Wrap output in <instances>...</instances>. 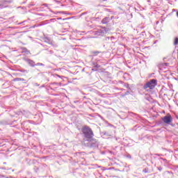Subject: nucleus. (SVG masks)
I'll return each mask as SVG.
<instances>
[{"label": "nucleus", "instance_id": "2", "mask_svg": "<svg viewBox=\"0 0 178 178\" xmlns=\"http://www.w3.org/2000/svg\"><path fill=\"white\" fill-rule=\"evenodd\" d=\"M156 79H152L150 81L147 82L144 86V90H154L155 88V86H156Z\"/></svg>", "mask_w": 178, "mask_h": 178}, {"label": "nucleus", "instance_id": "1", "mask_svg": "<svg viewBox=\"0 0 178 178\" xmlns=\"http://www.w3.org/2000/svg\"><path fill=\"white\" fill-rule=\"evenodd\" d=\"M82 132L83 133L86 138H88L89 140L94 137V134L92 133V130L88 127H85L82 129Z\"/></svg>", "mask_w": 178, "mask_h": 178}, {"label": "nucleus", "instance_id": "6", "mask_svg": "<svg viewBox=\"0 0 178 178\" xmlns=\"http://www.w3.org/2000/svg\"><path fill=\"white\" fill-rule=\"evenodd\" d=\"M178 44V38H175L174 40V45L176 47V45H177Z\"/></svg>", "mask_w": 178, "mask_h": 178}, {"label": "nucleus", "instance_id": "10", "mask_svg": "<svg viewBox=\"0 0 178 178\" xmlns=\"http://www.w3.org/2000/svg\"><path fill=\"white\" fill-rule=\"evenodd\" d=\"M19 80H20V79H15V81H19Z\"/></svg>", "mask_w": 178, "mask_h": 178}, {"label": "nucleus", "instance_id": "9", "mask_svg": "<svg viewBox=\"0 0 178 178\" xmlns=\"http://www.w3.org/2000/svg\"><path fill=\"white\" fill-rule=\"evenodd\" d=\"M103 33H106V29H104Z\"/></svg>", "mask_w": 178, "mask_h": 178}, {"label": "nucleus", "instance_id": "5", "mask_svg": "<svg viewBox=\"0 0 178 178\" xmlns=\"http://www.w3.org/2000/svg\"><path fill=\"white\" fill-rule=\"evenodd\" d=\"M28 63H29V65H31V66H35L34 61L31 60H28Z\"/></svg>", "mask_w": 178, "mask_h": 178}, {"label": "nucleus", "instance_id": "3", "mask_svg": "<svg viewBox=\"0 0 178 178\" xmlns=\"http://www.w3.org/2000/svg\"><path fill=\"white\" fill-rule=\"evenodd\" d=\"M162 120L164 123H165L166 124H170V123H172L173 118H172V115H170V114L164 116L162 118Z\"/></svg>", "mask_w": 178, "mask_h": 178}, {"label": "nucleus", "instance_id": "4", "mask_svg": "<svg viewBox=\"0 0 178 178\" xmlns=\"http://www.w3.org/2000/svg\"><path fill=\"white\" fill-rule=\"evenodd\" d=\"M108 22H109V17H105L104 19H103L102 20V23L103 24H106V23H108Z\"/></svg>", "mask_w": 178, "mask_h": 178}, {"label": "nucleus", "instance_id": "7", "mask_svg": "<svg viewBox=\"0 0 178 178\" xmlns=\"http://www.w3.org/2000/svg\"><path fill=\"white\" fill-rule=\"evenodd\" d=\"M3 8V5L1 4V3H0V9Z\"/></svg>", "mask_w": 178, "mask_h": 178}, {"label": "nucleus", "instance_id": "8", "mask_svg": "<svg viewBox=\"0 0 178 178\" xmlns=\"http://www.w3.org/2000/svg\"><path fill=\"white\" fill-rule=\"evenodd\" d=\"M42 63H38V64H37V66H42Z\"/></svg>", "mask_w": 178, "mask_h": 178}, {"label": "nucleus", "instance_id": "11", "mask_svg": "<svg viewBox=\"0 0 178 178\" xmlns=\"http://www.w3.org/2000/svg\"><path fill=\"white\" fill-rule=\"evenodd\" d=\"M103 170H108L106 168H103Z\"/></svg>", "mask_w": 178, "mask_h": 178}]
</instances>
